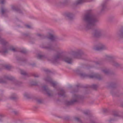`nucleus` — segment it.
Instances as JSON below:
<instances>
[{
  "instance_id": "obj_1",
  "label": "nucleus",
  "mask_w": 123,
  "mask_h": 123,
  "mask_svg": "<svg viewBox=\"0 0 123 123\" xmlns=\"http://www.w3.org/2000/svg\"><path fill=\"white\" fill-rule=\"evenodd\" d=\"M83 28L87 30L92 29L98 20L96 17L90 13H87L83 17Z\"/></svg>"
},
{
  "instance_id": "obj_2",
  "label": "nucleus",
  "mask_w": 123,
  "mask_h": 123,
  "mask_svg": "<svg viewBox=\"0 0 123 123\" xmlns=\"http://www.w3.org/2000/svg\"><path fill=\"white\" fill-rule=\"evenodd\" d=\"M0 43L2 45L1 50L0 51L3 55L7 53L9 51L15 52L16 51V49L12 46L9 45L8 43L4 39L0 37Z\"/></svg>"
},
{
  "instance_id": "obj_3",
  "label": "nucleus",
  "mask_w": 123,
  "mask_h": 123,
  "mask_svg": "<svg viewBox=\"0 0 123 123\" xmlns=\"http://www.w3.org/2000/svg\"><path fill=\"white\" fill-rule=\"evenodd\" d=\"M61 60L69 64L71 63L72 62V59L71 57L65 56L61 53H58L54 56L51 61L53 63H55Z\"/></svg>"
},
{
  "instance_id": "obj_4",
  "label": "nucleus",
  "mask_w": 123,
  "mask_h": 123,
  "mask_svg": "<svg viewBox=\"0 0 123 123\" xmlns=\"http://www.w3.org/2000/svg\"><path fill=\"white\" fill-rule=\"evenodd\" d=\"M76 72L81 77H86L90 78L96 79L99 80H101L102 79V78L98 74H95L92 75H89L82 73L79 70H77Z\"/></svg>"
},
{
  "instance_id": "obj_5",
  "label": "nucleus",
  "mask_w": 123,
  "mask_h": 123,
  "mask_svg": "<svg viewBox=\"0 0 123 123\" xmlns=\"http://www.w3.org/2000/svg\"><path fill=\"white\" fill-rule=\"evenodd\" d=\"M105 61L107 62H110L112 65L115 67H118L119 65L118 63L113 60L112 57L110 55H105Z\"/></svg>"
},
{
  "instance_id": "obj_6",
  "label": "nucleus",
  "mask_w": 123,
  "mask_h": 123,
  "mask_svg": "<svg viewBox=\"0 0 123 123\" xmlns=\"http://www.w3.org/2000/svg\"><path fill=\"white\" fill-rule=\"evenodd\" d=\"M73 98H74L73 100L66 102V104L67 105H73L80 99L81 97L80 96L76 95L75 94L74 95Z\"/></svg>"
},
{
  "instance_id": "obj_7",
  "label": "nucleus",
  "mask_w": 123,
  "mask_h": 123,
  "mask_svg": "<svg viewBox=\"0 0 123 123\" xmlns=\"http://www.w3.org/2000/svg\"><path fill=\"white\" fill-rule=\"evenodd\" d=\"M82 54L83 52L80 50H78L76 51H72L71 53L72 56L74 58H79Z\"/></svg>"
},
{
  "instance_id": "obj_8",
  "label": "nucleus",
  "mask_w": 123,
  "mask_h": 123,
  "mask_svg": "<svg viewBox=\"0 0 123 123\" xmlns=\"http://www.w3.org/2000/svg\"><path fill=\"white\" fill-rule=\"evenodd\" d=\"M44 80L46 82H49L51 84L52 86L54 88L55 87L57 84V83L56 82H53L51 78L49 77H48L45 78Z\"/></svg>"
},
{
  "instance_id": "obj_9",
  "label": "nucleus",
  "mask_w": 123,
  "mask_h": 123,
  "mask_svg": "<svg viewBox=\"0 0 123 123\" xmlns=\"http://www.w3.org/2000/svg\"><path fill=\"white\" fill-rule=\"evenodd\" d=\"M102 31L98 29H95L94 31L93 36L95 37H98L101 35Z\"/></svg>"
},
{
  "instance_id": "obj_10",
  "label": "nucleus",
  "mask_w": 123,
  "mask_h": 123,
  "mask_svg": "<svg viewBox=\"0 0 123 123\" xmlns=\"http://www.w3.org/2000/svg\"><path fill=\"white\" fill-rule=\"evenodd\" d=\"M106 46L104 45L101 44L99 46L94 48V49L97 51H101L106 49Z\"/></svg>"
},
{
  "instance_id": "obj_11",
  "label": "nucleus",
  "mask_w": 123,
  "mask_h": 123,
  "mask_svg": "<svg viewBox=\"0 0 123 123\" xmlns=\"http://www.w3.org/2000/svg\"><path fill=\"white\" fill-rule=\"evenodd\" d=\"M116 35L120 38H123V28H122L120 31L117 33Z\"/></svg>"
},
{
  "instance_id": "obj_12",
  "label": "nucleus",
  "mask_w": 123,
  "mask_h": 123,
  "mask_svg": "<svg viewBox=\"0 0 123 123\" xmlns=\"http://www.w3.org/2000/svg\"><path fill=\"white\" fill-rule=\"evenodd\" d=\"M48 38L49 39H50L52 41H54L56 40L57 38V37L56 36L51 33L49 34V35Z\"/></svg>"
},
{
  "instance_id": "obj_13",
  "label": "nucleus",
  "mask_w": 123,
  "mask_h": 123,
  "mask_svg": "<svg viewBox=\"0 0 123 123\" xmlns=\"http://www.w3.org/2000/svg\"><path fill=\"white\" fill-rule=\"evenodd\" d=\"M11 66L9 65H0V70L2 69L5 68L6 69L9 70L11 68Z\"/></svg>"
},
{
  "instance_id": "obj_14",
  "label": "nucleus",
  "mask_w": 123,
  "mask_h": 123,
  "mask_svg": "<svg viewBox=\"0 0 123 123\" xmlns=\"http://www.w3.org/2000/svg\"><path fill=\"white\" fill-rule=\"evenodd\" d=\"M44 91L46 92L47 95L49 96H50L51 94L50 93V91L47 87L46 86H44L42 87Z\"/></svg>"
},
{
  "instance_id": "obj_15",
  "label": "nucleus",
  "mask_w": 123,
  "mask_h": 123,
  "mask_svg": "<svg viewBox=\"0 0 123 123\" xmlns=\"http://www.w3.org/2000/svg\"><path fill=\"white\" fill-rule=\"evenodd\" d=\"M65 92L62 89H60V92L58 93V95L60 96H63V97H65Z\"/></svg>"
},
{
  "instance_id": "obj_16",
  "label": "nucleus",
  "mask_w": 123,
  "mask_h": 123,
  "mask_svg": "<svg viewBox=\"0 0 123 123\" xmlns=\"http://www.w3.org/2000/svg\"><path fill=\"white\" fill-rule=\"evenodd\" d=\"M42 48L49 50H54V47L51 45H48L47 46L43 47Z\"/></svg>"
},
{
  "instance_id": "obj_17",
  "label": "nucleus",
  "mask_w": 123,
  "mask_h": 123,
  "mask_svg": "<svg viewBox=\"0 0 123 123\" xmlns=\"http://www.w3.org/2000/svg\"><path fill=\"white\" fill-rule=\"evenodd\" d=\"M12 9L14 11L18 12L19 13L21 12V10L18 8L17 6L12 5Z\"/></svg>"
},
{
  "instance_id": "obj_18",
  "label": "nucleus",
  "mask_w": 123,
  "mask_h": 123,
  "mask_svg": "<svg viewBox=\"0 0 123 123\" xmlns=\"http://www.w3.org/2000/svg\"><path fill=\"white\" fill-rule=\"evenodd\" d=\"M10 98L11 100H15L18 98L16 94L13 93L12 94Z\"/></svg>"
},
{
  "instance_id": "obj_19",
  "label": "nucleus",
  "mask_w": 123,
  "mask_h": 123,
  "mask_svg": "<svg viewBox=\"0 0 123 123\" xmlns=\"http://www.w3.org/2000/svg\"><path fill=\"white\" fill-rule=\"evenodd\" d=\"M85 1V0H77L74 4L77 5L81 4L82 3Z\"/></svg>"
},
{
  "instance_id": "obj_20",
  "label": "nucleus",
  "mask_w": 123,
  "mask_h": 123,
  "mask_svg": "<svg viewBox=\"0 0 123 123\" xmlns=\"http://www.w3.org/2000/svg\"><path fill=\"white\" fill-rule=\"evenodd\" d=\"M66 16L70 20H72L73 18V15L72 13H68L67 14Z\"/></svg>"
},
{
  "instance_id": "obj_21",
  "label": "nucleus",
  "mask_w": 123,
  "mask_h": 123,
  "mask_svg": "<svg viewBox=\"0 0 123 123\" xmlns=\"http://www.w3.org/2000/svg\"><path fill=\"white\" fill-rule=\"evenodd\" d=\"M102 71L106 74H108L110 73V71L109 70L105 69L102 70Z\"/></svg>"
},
{
  "instance_id": "obj_22",
  "label": "nucleus",
  "mask_w": 123,
  "mask_h": 123,
  "mask_svg": "<svg viewBox=\"0 0 123 123\" xmlns=\"http://www.w3.org/2000/svg\"><path fill=\"white\" fill-rule=\"evenodd\" d=\"M102 9L101 11H104L106 8V3H103L102 5Z\"/></svg>"
},
{
  "instance_id": "obj_23",
  "label": "nucleus",
  "mask_w": 123,
  "mask_h": 123,
  "mask_svg": "<svg viewBox=\"0 0 123 123\" xmlns=\"http://www.w3.org/2000/svg\"><path fill=\"white\" fill-rule=\"evenodd\" d=\"M37 58L39 59H43L46 58V57L45 55L38 54L37 55Z\"/></svg>"
},
{
  "instance_id": "obj_24",
  "label": "nucleus",
  "mask_w": 123,
  "mask_h": 123,
  "mask_svg": "<svg viewBox=\"0 0 123 123\" xmlns=\"http://www.w3.org/2000/svg\"><path fill=\"white\" fill-rule=\"evenodd\" d=\"M6 78L8 80H14V78L12 76H6Z\"/></svg>"
},
{
  "instance_id": "obj_25",
  "label": "nucleus",
  "mask_w": 123,
  "mask_h": 123,
  "mask_svg": "<svg viewBox=\"0 0 123 123\" xmlns=\"http://www.w3.org/2000/svg\"><path fill=\"white\" fill-rule=\"evenodd\" d=\"M74 120L75 121L78 122H79L80 123H81V121L79 118L77 117H74Z\"/></svg>"
},
{
  "instance_id": "obj_26",
  "label": "nucleus",
  "mask_w": 123,
  "mask_h": 123,
  "mask_svg": "<svg viewBox=\"0 0 123 123\" xmlns=\"http://www.w3.org/2000/svg\"><path fill=\"white\" fill-rule=\"evenodd\" d=\"M21 74H22L25 75L26 76H28V75L27 74L26 72H25L23 71V70H21Z\"/></svg>"
},
{
  "instance_id": "obj_27",
  "label": "nucleus",
  "mask_w": 123,
  "mask_h": 123,
  "mask_svg": "<svg viewBox=\"0 0 123 123\" xmlns=\"http://www.w3.org/2000/svg\"><path fill=\"white\" fill-rule=\"evenodd\" d=\"M21 83L17 81H14V85H15L16 86H19L20 84H21Z\"/></svg>"
},
{
  "instance_id": "obj_28",
  "label": "nucleus",
  "mask_w": 123,
  "mask_h": 123,
  "mask_svg": "<svg viewBox=\"0 0 123 123\" xmlns=\"http://www.w3.org/2000/svg\"><path fill=\"white\" fill-rule=\"evenodd\" d=\"M24 97L27 98H30L29 95L27 93H25L24 94Z\"/></svg>"
},
{
  "instance_id": "obj_29",
  "label": "nucleus",
  "mask_w": 123,
  "mask_h": 123,
  "mask_svg": "<svg viewBox=\"0 0 123 123\" xmlns=\"http://www.w3.org/2000/svg\"><path fill=\"white\" fill-rule=\"evenodd\" d=\"M6 11V10L4 9L3 7H2L1 9V13L2 15H3Z\"/></svg>"
},
{
  "instance_id": "obj_30",
  "label": "nucleus",
  "mask_w": 123,
  "mask_h": 123,
  "mask_svg": "<svg viewBox=\"0 0 123 123\" xmlns=\"http://www.w3.org/2000/svg\"><path fill=\"white\" fill-rule=\"evenodd\" d=\"M20 52L23 54H25L26 53L27 51L25 49H23L20 51Z\"/></svg>"
},
{
  "instance_id": "obj_31",
  "label": "nucleus",
  "mask_w": 123,
  "mask_h": 123,
  "mask_svg": "<svg viewBox=\"0 0 123 123\" xmlns=\"http://www.w3.org/2000/svg\"><path fill=\"white\" fill-rule=\"evenodd\" d=\"M91 87L94 89H96L97 87V86L96 85L93 84L91 86Z\"/></svg>"
},
{
  "instance_id": "obj_32",
  "label": "nucleus",
  "mask_w": 123,
  "mask_h": 123,
  "mask_svg": "<svg viewBox=\"0 0 123 123\" xmlns=\"http://www.w3.org/2000/svg\"><path fill=\"white\" fill-rule=\"evenodd\" d=\"M89 111H86L84 112V114L86 115H88L89 114Z\"/></svg>"
},
{
  "instance_id": "obj_33",
  "label": "nucleus",
  "mask_w": 123,
  "mask_h": 123,
  "mask_svg": "<svg viewBox=\"0 0 123 123\" xmlns=\"http://www.w3.org/2000/svg\"><path fill=\"white\" fill-rule=\"evenodd\" d=\"M113 115L114 117H117L118 116V112H115Z\"/></svg>"
},
{
  "instance_id": "obj_34",
  "label": "nucleus",
  "mask_w": 123,
  "mask_h": 123,
  "mask_svg": "<svg viewBox=\"0 0 123 123\" xmlns=\"http://www.w3.org/2000/svg\"><path fill=\"white\" fill-rule=\"evenodd\" d=\"M4 116L3 114H0V122H1L2 121V117Z\"/></svg>"
},
{
  "instance_id": "obj_35",
  "label": "nucleus",
  "mask_w": 123,
  "mask_h": 123,
  "mask_svg": "<svg viewBox=\"0 0 123 123\" xmlns=\"http://www.w3.org/2000/svg\"><path fill=\"white\" fill-rule=\"evenodd\" d=\"M44 71L45 72H50V71L48 69H44Z\"/></svg>"
},
{
  "instance_id": "obj_36",
  "label": "nucleus",
  "mask_w": 123,
  "mask_h": 123,
  "mask_svg": "<svg viewBox=\"0 0 123 123\" xmlns=\"http://www.w3.org/2000/svg\"><path fill=\"white\" fill-rule=\"evenodd\" d=\"M33 75L35 77L37 78L38 77H39V75L36 74H34Z\"/></svg>"
},
{
  "instance_id": "obj_37",
  "label": "nucleus",
  "mask_w": 123,
  "mask_h": 123,
  "mask_svg": "<svg viewBox=\"0 0 123 123\" xmlns=\"http://www.w3.org/2000/svg\"><path fill=\"white\" fill-rule=\"evenodd\" d=\"M1 0V3L2 4H4L6 0Z\"/></svg>"
},
{
  "instance_id": "obj_38",
  "label": "nucleus",
  "mask_w": 123,
  "mask_h": 123,
  "mask_svg": "<svg viewBox=\"0 0 123 123\" xmlns=\"http://www.w3.org/2000/svg\"><path fill=\"white\" fill-rule=\"evenodd\" d=\"M76 87L77 88L81 87V86L80 84H78L76 86Z\"/></svg>"
},
{
  "instance_id": "obj_39",
  "label": "nucleus",
  "mask_w": 123,
  "mask_h": 123,
  "mask_svg": "<svg viewBox=\"0 0 123 123\" xmlns=\"http://www.w3.org/2000/svg\"><path fill=\"white\" fill-rule=\"evenodd\" d=\"M26 27L28 28H31V26L29 25H25Z\"/></svg>"
},
{
  "instance_id": "obj_40",
  "label": "nucleus",
  "mask_w": 123,
  "mask_h": 123,
  "mask_svg": "<svg viewBox=\"0 0 123 123\" xmlns=\"http://www.w3.org/2000/svg\"><path fill=\"white\" fill-rule=\"evenodd\" d=\"M23 35L25 36H27L29 35L28 33H24L23 34Z\"/></svg>"
},
{
  "instance_id": "obj_41",
  "label": "nucleus",
  "mask_w": 123,
  "mask_h": 123,
  "mask_svg": "<svg viewBox=\"0 0 123 123\" xmlns=\"http://www.w3.org/2000/svg\"><path fill=\"white\" fill-rule=\"evenodd\" d=\"M37 102L39 103H41L42 102V100L40 99H38L37 100Z\"/></svg>"
},
{
  "instance_id": "obj_42",
  "label": "nucleus",
  "mask_w": 123,
  "mask_h": 123,
  "mask_svg": "<svg viewBox=\"0 0 123 123\" xmlns=\"http://www.w3.org/2000/svg\"><path fill=\"white\" fill-rule=\"evenodd\" d=\"M13 112L14 114L16 115L18 114V112L16 111H13Z\"/></svg>"
},
{
  "instance_id": "obj_43",
  "label": "nucleus",
  "mask_w": 123,
  "mask_h": 123,
  "mask_svg": "<svg viewBox=\"0 0 123 123\" xmlns=\"http://www.w3.org/2000/svg\"><path fill=\"white\" fill-rule=\"evenodd\" d=\"M69 118V116H68L65 117V119L66 120H68Z\"/></svg>"
},
{
  "instance_id": "obj_44",
  "label": "nucleus",
  "mask_w": 123,
  "mask_h": 123,
  "mask_svg": "<svg viewBox=\"0 0 123 123\" xmlns=\"http://www.w3.org/2000/svg\"><path fill=\"white\" fill-rule=\"evenodd\" d=\"M4 83V81L2 80H0V83Z\"/></svg>"
},
{
  "instance_id": "obj_45",
  "label": "nucleus",
  "mask_w": 123,
  "mask_h": 123,
  "mask_svg": "<svg viewBox=\"0 0 123 123\" xmlns=\"http://www.w3.org/2000/svg\"><path fill=\"white\" fill-rule=\"evenodd\" d=\"M37 35L38 36H39V37H41V36H42V35H41V34H37Z\"/></svg>"
},
{
  "instance_id": "obj_46",
  "label": "nucleus",
  "mask_w": 123,
  "mask_h": 123,
  "mask_svg": "<svg viewBox=\"0 0 123 123\" xmlns=\"http://www.w3.org/2000/svg\"><path fill=\"white\" fill-rule=\"evenodd\" d=\"M113 119H111L109 121V122L110 123H111V121H113Z\"/></svg>"
},
{
  "instance_id": "obj_47",
  "label": "nucleus",
  "mask_w": 123,
  "mask_h": 123,
  "mask_svg": "<svg viewBox=\"0 0 123 123\" xmlns=\"http://www.w3.org/2000/svg\"><path fill=\"white\" fill-rule=\"evenodd\" d=\"M31 65L32 66H34L35 65V63H34L33 64H31Z\"/></svg>"
},
{
  "instance_id": "obj_48",
  "label": "nucleus",
  "mask_w": 123,
  "mask_h": 123,
  "mask_svg": "<svg viewBox=\"0 0 123 123\" xmlns=\"http://www.w3.org/2000/svg\"><path fill=\"white\" fill-rule=\"evenodd\" d=\"M95 63L96 64H99V63L98 62H95Z\"/></svg>"
},
{
  "instance_id": "obj_49",
  "label": "nucleus",
  "mask_w": 123,
  "mask_h": 123,
  "mask_svg": "<svg viewBox=\"0 0 123 123\" xmlns=\"http://www.w3.org/2000/svg\"><path fill=\"white\" fill-rule=\"evenodd\" d=\"M104 112H105V110H104Z\"/></svg>"
},
{
  "instance_id": "obj_50",
  "label": "nucleus",
  "mask_w": 123,
  "mask_h": 123,
  "mask_svg": "<svg viewBox=\"0 0 123 123\" xmlns=\"http://www.w3.org/2000/svg\"><path fill=\"white\" fill-rule=\"evenodd\" d=\"M37 85V84H34V85Z\"/></svg>"
},
{
  "instance_id": "obj_51",
  "label": "nucleus",
  "mask_w": 123,
  "mask_h": 123,
  "mask_svg": "<svg viewBox=\"0 0 123 123\" xmlns=\"http://www.w3.org/2000/svg\"><path fill=\"white\" fill-rule=\"evenodd\" d=\"M1 99H0V101L1 100Z\"/></svg>"
}]
</instances>
